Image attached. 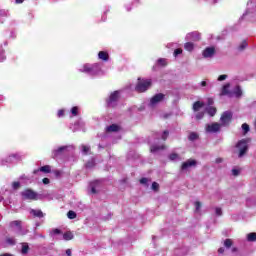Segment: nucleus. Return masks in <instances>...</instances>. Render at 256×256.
<instances>
[{"mask_svg":"<svg viewBox=\"0 0 256 256\" xmlns=\"http://www.w3.org/2000/svg\"><path fill=\"white\" fill-rule=\"evenodd\" d=\"M151 85H152L151 79L138 78V83L135 87V91H137V93H145V91H147V89H149Z\"/></svg>","mask_w":256,"mask_h":256,"instance_id":"1","label":"nucleus"},{"mask_svg":"<svg viewBox=\"0 0 256 256\" xmlns=\"http://www.w3.org/2000/svg\"><path fill=\"white\" fill-rule=\"evenodd\" d=\"M249 141L246 139L239 140L236 144V148L239 149L238 157H244L249 151Z\"/></svg>","mask_w":256,"mask_h":256,"instance_id":"2","label":"nucleus"},{"mask_svg":"<svg viewBox=\"0 0 256 256\" xmlns=\"http://www.w3.org/2000/svg\"><path fill=\"white\" fill-rule=\"evenodd\" d=\"M21 197L24 200L37 201L39 199V194H37L33 189L27 188L21 192Z\"/></svg>","mask_w":256,"mask_h":256,"instance_id":"3","label":"nucleus"},{"mask_svg":"<svg viewBox=\"0 0 256 256\" xmlns=\"http://www.w3.org/2000/svg\"><path fill=\"white\" fill-rule=\"evenodd\" d=\"M221 127H229L233 122V112L225 111L222 113L220 117Z\"/></svg>","mask_w":256,"mask_h":256,"instance_id":"4","label":"nucleus"},{"mask_svg":"<svg viewBox=\"0 0 256 256\" xmlns=\"http://www.w3.org/2000/svg\"><path fill=\"white\" fill-rule=\"evenodd\" d=\"M117 101H119V91H114L113 93L110 94L106 103L108 107H115V103H117Z\"/></svg>","mask_w":256,"mask_h":256,"instance_id":"5","label":"nucleus"},{"mask_svg":"<svg viewBox=\"0 0 256 256\" xmlns=\"http://www.w3.org/2000/svg\"><path fill=\"white\" fill-rule=\"evenodd\" d=\"M221 131V124L214 122L206 126V133H219Z\"/></svg>","mask_w":256,"mask_h":256,"instance_id":"6","label":"nucleus"},{"mask_svg":"<svg viewBox=\"0 0 256 256\" xmlns=\"http://www.w3.org/2000/svg\"><path fill=\"white\" fill-rule=\"evenodd\" d=\"M163 99H165V94L163 93H158L156 95H154L151 100L150 103L152 105H157V103H161V101H163Z\"/></svg>","mask_w":256,"mask_h":256,"instance_id":"7","label":"nucleus"},{"mask_svg":"<svg viewBox=\"0 0 256 256\" xmlns=\"http://www.w3.org/2000/svg\"><path fill=\"white\" fill-rule=\"evenodd\" d=\"M202 55L205 59L213 57V55H215V47L212 46L205 48L204 51L202 52Z\"/></svg>","mask_w":256,"mask_h":256,"instance_id":"8","label":"nucleus"},{"mask_svg":"<svg viewBox=\"0 0 256 256\" xmlns=\"http://www.w3.org/2000/svg\"><path fill=\"white\" fill-rule=\"evenodd\" d=\"M195 165H197L196 160H188V161L182 163L181 169H182V171H185V170L189 169V167H195Z\"/></svg>","mask_w":256,"mask_h":256,"instance_id":"9","label":"nucleus"},{"mask_svg":"<svg viewBox=\"0 0 256 256\" xmlns=\"http://www.w3.org/2000/svg\"><path fill=\"white\" fill-rule=\"evenodd\" d=\"M203 107H205V103L202 101H196L193 103L192 109L195 113H197V111H199V109H203Z\"/></svg>","mask_w":256,"mask_h":256,"instance_id":"10","label":"nucleus"},{"mask_svg":"<svg viewBox=\"0 0 256 256\" xmlns=\"http://www.w3.org/2000/svg\"><path fill=\"white\" fill-rule=\"evenodd\" d=\"M165 149H167V146H165V145H152V146H150V152L151 153H157V151H163V150H165Z\"/></svg>","mask_w":256,"mask_h":256,"instance_id":"11","label":"nucleus"},{"mask_svg":"<svg viewBox=\"0 0 256 256\" xmlns=\"http://www.w3.org/2000/svg\"><path fill=\"white\" fill-rule=\"evenodd\" d=\"M11 229H15V227L18 229V231H23V226L21 225L20 220H15L10 222Z\"/></svg>","mask_w":256,"mask_h":256,"instance_id":"12","label":"nucleus"},{"mask_svg":"<svg viewBox=\"0 0 256 256\" xmlns=\"http://www.w3.org/2000/svg\"><path fill=\"white\" fill-rule=\"evenodd\" d=\"M30 213L33 217H38V219H43V217H45V214L41 210L31 209Z\"/></svg>","mask_w":256,"mask_h":256,"instance_id":"13","label":"nucleus"},{"mask_svg":"<svg viewBox=\"0 0 256 256\" xmlns=\"http://www.w3.org/2000/svg\"><path fill=\"white\" fill-rule=\"evenodd\" d=\"M189 39H192V41H201V33L199 32H191L188 34Z\"/></svg>","mask_w":256,"mask_h":256,"instance_id":"14","label":"nucleus"},{"mask_svg":"<svg viewBox=\"0 0 256 256\" xmlns=\"http://www.w3.org/2000/svg\"><path fill=\"white\" fill-rule=\"evenodd\" d=\"M107 133H117L119 131V125L112 124L106 128Z\"/></svg>","mask_w":256,"mask_h":256,"instance_id":"15","label":"nucleus"},{"mask_svg":"<svg viewBox=\"0 0 256 256\" xmlns=\"http://www.w3.org/2000/svg\"><path fill=\"white\" fill-rule=\"evenodd\" d=\"M98 58L101 59V61H109V53L105 51H100L98 53Z\"/></svg>","mask_w":256,"mask_h":256,"instance_id":"16","label":"nucleus"},{"mask_svg":"<svg viewBox=\"0 0 256 256\" xmlns=\"http://www.w3.org/2000/svg\"><path fill=\"white\" fill-rule=\"evenodd\" d=\"M208 115H210V117H215V115L217 114V108L210 106L206 109Z\"/></svg>","mask_w":256,"mask_h":256,"instance_id":"17","label":"nucleus"},{"mask_svg":"<svg viewBox=\"0 0 256 256\" xmlns=\"http://www.w3.org/2000/svg\"><path fill=\"white\" fill-rule=\"evenodd\" d=\"M73 232L67 231L63 234L64 241H71L73 239Z\"/></svg>","mask_w":256,"mask_h":256,"instance_id":"18","label":"nucleus"},{"mask_svg":"<svg viewBox=\"0 0 256 256\" xmlns=\"http://www.w3.org/2000/svg\"><path fill=\"white\" fill-rule=\"evenodd\" d=\"M184 49H185L186 51L191 52V51H193V49H195V45L193 44V42H186V43L184 44Z\"/></svg>","mask_w":256,"mask_h":256,"instance_id":"19","label":"nucleus"},{"mask_svg":"<svg viewBox=\"0 0 256 256\" xmlns=\"http://www.w3.org/2000/svg\"><path fill=\"white\" fill-rule=\"evenodd\" d=\"M29 244L24 242L22 243V249H21V253L22 255H27V253H29Z\"/></svg>","mask_w":256,"mask_h":256,"instance_id":"20","label":"nucleus"},{"mask_svg":"<svg viewBox=\"0 0 256 256\" xmlns=\"http://www.w3.org/2000/svg\"><path fill=\"white\" fill-rule=\"evenodd\" d=\"M247 241H250L251 243L256 241V232H251L247 235Z\"/></svg>","mask_w":256,"mask_h":256,"instance_id":"21","label":"nucleus"},{"mask_svg":"<svg viewBox=\"0 0 256 256\" xmlns=\"http://www.w3.org/2000/svg\"><path fill=\"white\" fill-rule=\"evenodd\" d=\"M188 139L190 141H197V139H199V134H197L196 132H191L188 136Z\"/></svg>","mask_w":256,"mask_h":256,"instance_id":"22","label":"nucleus"},{"mask_svg":"<svg viewBox=\"0 0 256 256\" xmlns=\"http://www.w3.org/2000/svg\"><path fill=\"white\" fill-rule=\"evenodd\" d=\"M42 173H51V166L45 165L39 168Z\"/></svg>","mask_w":256,"mask_h":256,"instance_id":"23","label":"nucleus"},{"mask_svg":"<svg viewBox=\"0 0 256 256\" xmlns=\"http://www.w3.org/2000/svg\"><path fill=\"white\" fill-rule=\"evenodd\" d=\"M224 247H226V249H231V247H233V240L227 238L224 241Z\"/></svg>","mask_w":256,"mask_h":256,"instance_id":"24","label":"nucleus"},{"mask_svg":"<svg viewBox=\"0 0 256 256\" xmlns=\"http://www.w3.org/2000/svg\"><path fill=\"white\" fill-rule=\"evenodd\" d=\"M67 217L68 219H77V213H75V211L70 210L67 213Z\"/></svg>","mask_w":256,"mask_h":256,"instance_id":"25","label":"nucleus"},{"mask_svg":"<svg viewBox=\"0 0 256 256\" xmlns=\"http://www.w3.org/2000/svg\"><path fill=\"white\" fill-rule=\"evenodd\" d=\"M71 113H72L73 117H77V115H79V107H77V106L72 107Z\"/></svg>","mask_w":256,"mask_h":256,"instance_id":"26","label":"nucleus"},{"mask_svg":"<svg viewBox=\"0 0 256 256\" xmlns=\"http://www.w3.org/2000/svg\"><path fill=\"white\" fill-rule=\"evenodd\" d=\"M249 129H250L249 124L247 123L242 124V130L244 135H247L249 133Z\"/></svg>","mask_w":256,"mask_h":256,"instance_id":"27","label":"nucleus"},{"mask_svg":"<svg viewBox=\"0 0 256 256\" xmlns=\"http://www.w3.org/2000/svg\"><path fill=\"white\" fill-rule=\"evenodd\" d=\"M236 97H241L243 95V91L241 90V87L237 86L234 91Z\"/></svg>","mask_w":256,"mask_h":256,"instance_id":"28","label":"nucleus"},{"mask_svg":"<svg viewBox=\"0 0 256 256\" xmlns=\"http://www.w3.org/2000/svg\"><path fill=\"white\" fill-rule=\"evenodd\" d=\"M6 243L8 245H16L17 241L15 240V238L8 237L6 238Z\"/></svg>","mask_w":256,"mask_h":256,"instance_id":"29","label":"nucleus"},{"mask_svg":"<svg viewBox=\"0 0 256 256\" xmlns=\"http://www.w3.org/2000/svg\"><path fill=\"white\" fill-rule=\"evenodd\" d=\"M205 117V112H198L196 114V120L197 121H201V119H203Z\"/></svg>","mask_w":256,"mask_h":256,"instance_id":"30","label":"nucleus"},{"mask_svg":"<svg viewBox=\"0 0 256 256\" xmlns=\"http://www.w3.org/2000/svg\"><path fill=\"white\" fill-rule=\"evenodd\" d=\"M65 149H67V146H61L59 147L57 150H55V155H59V153H63V151H65Z\"/></svg>","mask_w":256,"mask_h":256,"instance_id":"31","label":"nucleus"},{"mask_svg":"<svg viewBox=\"0 0 256 256\" xmlns=\"http://www.w3.org/2000/svg\"><path fill=\"white\" fill-rule=\"evenodd\" d=\"M21 187V183L20 182H13L12 183V188L17 191V189H19Z\"/></svg>","mask_w":256,"mask_h":256,"instance_id":"32","label":"nucleus"},{"mask_svg":"<svg viewBox=\"0 0 256 256\" xmlns=\"http://www.w3.org/2000/svg\"><path fill=\"white\" fill-rule=\"evenodd\" d=\"M167 137H169V130H165L162 134V140L167 141Z\"/></svg>","mask_w":256,"mask_h":256,"instance_id":"33","label":"nucleus"},{"mask_svg":"<svg viewBox=\"0 0 256 256\" xmlns=\"http://www.w3.org/2000/svg\"><path fill=\"white\" fill-rule=\"evenodd\" d=\"M152 191H159V183L153 182L152 183Z\"/></svg>","mask_w":256,"mask_h":256,"instance_id":"34","label":"nucleus"},{"mask_svg":"<svg viewBox=\"0 0 256 256\" xmlns=\"http://www.w3.org/2000/svg\"><path fill=\"white\" fill-rule=\"evenodd\" d=\"M247 45V41H243L239 46L240 51H243V49H247Z\"/></svg>","mask_w":256,"mask_h":256,"instance_id":"35","label":"nucleus"},{"mask_svg":"<svg viewBox=\"0 0 256 256\" xmlns=\"http://www.w3.org/2000/svg\"><path fill=\"white\" fill-rule=\"evenodd\" d=\"M84 72L85 73H93V67L90 66H84Z\"/></svg>","mask_w":256,"mask_h":256,"instance_id":"36","label":"nucleus"},{"mask_svg":"<svg viewBox=\"0 0 256 256\" xmlns=\"http://www.w3.org/2000/svg\"><path fill=\"white\" fill-rule=\"evenodd\" d=\"M179 157V155L177 153H172L169 156V160L170 161H175V159H177Z\"/></svg>","mask_w":256,"mask_h":256,"instance_id":"37","label":"nucleus"},{"mask_svg":"<svg viewBox=\"0 0 256 256\" xmlns=\"http://www.w3.org/2000/svg\"><path fill=\"white\" fill-rule=\"evenodd\" d=\"M158 63L162 67H165V65H167V61L165 59H163V58L158 59Z\"/></svg>","mask_w":256,"mask_h":256,"instance_id":"38","label":"nucleus"},{"mask_svg":"<svg viewBox=\"0 0 256 256\" xmlns=\"http://www.w3.org/2000/svg\"><path fill=\"white\" fill-rule=\"evenodd\" d=\"M181 53H183V49L177 48L176 50H174V57H177V55H181Z\"/></svg>","mask_w":256,"mask_h":256,"instance_id":"39","label":"nucleus"},{"mask_svg":"<svg viewBox=\"0 0 256 256\" xmlns=\"http://www.w3.org/2000/svg\"><path fill=\"white\" fill-rule=\"evenodd\" d=\"M90 150L91 148H89V146H82V151L83 153H85V155H87V153H89Z\"/></svg>","mask_w":256,"mask_h":256,"instance_id":"40","label":"nucleus"},{"mask_svg":"<svg viewBox=\"0 0 256 256\" xmlns=\"http://www.w3.org/2000/svg\"><path fill=\"white\" fill-rule=\"evenodd\" d=\"M57 116L58 117H65V110H63V109L58 110Z\"/></svg>","mask_w":256,"mask_h":256,"instance_id":"41","label":"nucleus"},{"mask_svg":"<svg viewBox=\"0 0 256 256\" xmlns=\"http://www.w3.org/2000/svg\"><path fill=\"white\" fill-rule=\"evenodd\" d=\"M215 212H216V215H218V217H221V215H223V211L221 210V208H216Z\"/></svg>","mask_w":256,"mask_h":256,"instance_id":"42","label":"nucleus"},{"mask_svg":"<svg viewBox=\"0 0 256 256\" xmlns=\"http://www.w3.org/2000/svg\"><path fill=\"white\" fill-rule=\"evenodd\" d=\"M225 79H227V75L222 74L218 77V81H225Z\"/></svg>","mask_w":256,"mask_h":256,"instance_id":"43","label":"nucleus"},{"mask_svg":"<svg viewBox=\"0 0 256 256\" xmlns=\"http://www.w3.org/2000/svg\"><path fill=\"white\" fill-rule=\"evenodd\" d=\"M42 183H44V185H49V183H51V181L49 180V178H43Z\"/></svg>","mask_w":256,"mask_h":256,"instance_id":"44","label":"nucleus"},{"mask_svg":"<svg viewBox=\"0 0 256 256\" xmlns=\"http://www.w3.org/2000/svg\"><path fill=\"white\" fill-rule=\"evenodd\" d=\"M148 179L147 178H141L140 183L141 185H147Z\"/></svg>","mask_w":256,"mask_h":256,"instance_id":"45","label":"nucleus"},{"mask_svg":"<svg viewBox=\"0 0 256 256\" xmlns=\"http://www.w3.org/2000/svg\"><path fill=\"white\" fill-rule=\"evenodd\" d=\"M195 207H196V211H199V209H201V202L196 201L195 202Z\"/></svg>","mask_w":256,"mask_h":256,"instance_id":"46","label":"nucleus"},{"mask_svg":"<svg viewBox=\"0 0 256 256\" xmlns=\"http://www.w3.org/2000/svg\"><path fill=\"white\" fill-rule=\"evenodd\" d=\"M54 235H61V230L59 228H56L53 230Z\"/></svg>","mask_w":256,"mask_h":256,"instance_id":"47","label":"nucleus"},{"mask_svg":"<svg viewBox=\"0 0 256 256\" xmlns=\"http://www.w3.org/2000/svg\"><path fill=\"white\" fill-rule=\"evenodd\" d=\"M232 175H234V177H237L239 175V170L232 169Z\"/></svg>","mask_w":256,"mask_h":256,"instance_id":"48","label":"nucleus"},{"mask_svg":"<svg viewBox=\"0 0 256 256\" xmlns=\"http://www.w3.org/2000/svg\"><path fill=\"white\" fill-rule=\"evenodd\" d=\"M218 253L223 254L225 253V248L221 247L218 249Z\"/></svg>","mask_w":256,"mask_h":256,"instance_id":"49","label":"nucleus"},{"mask_svg":"<svg viewBox=\"0 0 256 256\" xmlns=\"http://www.w3.org/2000/svg\"><path fill=\"white\" fill-rule=\"evenodd\" d=\"M54 174L56 175V177H59V175H61V172L59 170H55Z\"/></svg>","mask_w":256,"mask_h":256,"instance_id":"50","label":"nucleus"},{"mask_svg":"<svg viewBox=\"0 0 256 256\" xmlns=\"http://www.w3.org/2000/svg\"><path fill=\"white\" fill-rule=\"evenodd\" d=\"M201 87H207V82L206 81H202L201 82Z\"/></svg>","mask_w":256,"mask_h":256,"instance_id":"51","label":"nucleus"},{"mask_svg":"<svg viewBox=\"0 0 256 256\" xmlns=\"http://www.w3.org/2000/svg\"><path fill=\"white\" fill-rule=\"evenodd\" d=\"M216 163H223V158H217Z\"/></svg>","mask_w":256,"mask_h":256,"instance_id":"52","label":"nucleus"},{"mask_svg":"<svg viewBox=\"0 0 256 256\" xmlns=\"http://www.w3.org/2000/svg\"><path fill=\"white\" fill-rule=\"evenodd\" d=\"M91 193H93V194L97 193V189H95V187H92L91 188Z\"/></svg>","mask_w":256,"mask_h":256,"instance_id":"53","label":"nucleus"},{"mask_svg":"<svg viewBox=\"0 0 256 256\" xmlns=\"http://www.w3.org/2000/svg\"><path fill=\"white\" fill-rule=\"evenodd\" d=\"M66 255H67V256H71V249H67V250H66Z\"/></svg>","mask_w":256,"mask_h":256,"instance_id":"54","label":"nucleus"},{"mask_svg":"<svg viewBox=\"0 0 256 256\" xmlns=\"http://www.w3.org/2000/svg\"><path fill=\"white\" fill-rule=\"evenodd\" d=\"M25 0H15V2L17 3V4H21V3H23Z\"/></svg>","mask_w":256,"mask_h":256,"instance_id":"55","label":"nucleus"},{"mask_svg":"<svg viewBox=\"0 0 256 256\" xmlns=\"http://www.w3.org/2000/svg\"><path fill=\"white\" fill-rule=\"evenodd\" d=\"M228 87H229V84L223 86V91H227Z\"/></svg>","mask_w":256,"mask_h":256,"instance_id":"56","label":"nucleus"},{"mask_svg":"<svg viewBox=\"0 0 256 256\" xmlns=\"http://www.w3.org/2000/svg\"><path fill=\"white\" fill-rule=\"evenodd\" d=\"M39 171H41V170H39V168L36 169V170H34V171H33L34 175H37V173H39Z\"/></svg>","mask_w":256,"mask_h":256,"instance_id":"57","label":"nucleus"},{"mask_svg":"<svg viewBox=\"0 0 256 256\" xmlns=\"http://www.w3.org/2000/svg\"><path fill=\"white\" fill-rule=\"evenodd\" d=\"M0 256H13V255H11V254H9V253H4V254H2V255H0Z\"/></svg>","mask_w":256,"mask_h":256,"instance_id":"58","label":"nucleus"},{"mask_svg":"<svg viewBox=\"0 0 256 256\" xmlns=\"http://www.w3.org/2000/svg\"><path fill=\"white\" fill-rule=\"evenodd\" d=\"M3 54V46H0V55Z\"/></svg>","mask_w":256,"mask_h":256,"instance_id":"59","label":"nucleus"}]
</instances>
